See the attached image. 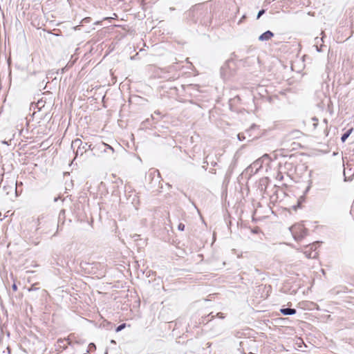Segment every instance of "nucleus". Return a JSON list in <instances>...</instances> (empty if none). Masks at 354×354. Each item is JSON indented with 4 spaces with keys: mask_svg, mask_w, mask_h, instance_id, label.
Listing matches in <instances>:
<instances>
[{
    "mask_svg": "<svg viewBox=\"0 0 354 354\" xmlns=\"http://www.w3.org/2000/svg\"><path fill=\"white\" fill-rule=\"evenodd\" d=\"M68 2H70V0H68Z\"/></svg>",
    "mask_w": 354,
    "mask_h": 354,
    "instance_id": "nucleus-28",
    "label": "nucleus"
},
{
    "mask_svg": "<svg viewBox=\"0 0 354 354\" xmlns=\"http://www.w3.org/2000/svg\"><path fill=\"white\" fill-rule=\"evenodd\" d=\"M212 313H210V314H209V315H208V316H209H209H211V319H209L207 322H209V321L212 320V319L214 317V315H212Z\"/></svg>",
    "mask_w": 354,
    "mask_h": 354,
    "instance_id": "nucleus-20",
    "label": "nucleus"
},
{
    "mask_svg": "<svg viewBox=\"0 0 354 354\" xmlns=\"http://www.w3.org/2000/svg\"><path fill=\"white\" fill-rule=\"evenodd\" d=\"M280 312L284 315H292L297 312L296 309L290 308H281Z\"/></svg>",
    "mask_w": 354,
    "mask_h": 354,
    "instance_id": "nucleus-9",
    "label": "nucleus"
},
{
    "mask_svg": "<svg viewBox=\"0 0 354 354\" xmlns=\"http://www.w3.org/2000/svg\"><path fill=\"white\" fill-rule=\"evenodd\" d=\"M40 224H41L40 223L38 224V227H37L36 228V230H36V232H37V231L41 228V227L39 226V225H40Z\"/></svg>",
    "mask_w": 354,
    "mask_h": 354,
    "instance_id": "nucleus-21",
    "label": "nucleus"
},
{
    "mask_svg": "<svg viewBox=\"0 0 354 354\" xmlns=\"http://www.w3.org/2000/svg\"><path fill=\"white\" fill-rule=\"evenodd\" d=\"M290 230L296 241L301 240L307 234V230L301 224L292 225Z\"/></svg>",
    "mask_w": 354,
    "mask_h": 354,
    "instance_id": "nucleus-2",
    "label": "nucleus"
},
{
    "mask_svg": "<svg viewBox=\"0 0 354 354\" xmlns=\"http://www.w3.org/2000/svg\"><path fill=\"white\" fill-rule=\"evenodd\" d=\"M178 229L180 231H183L185 230V225L183 223H179L178 226Z\"/></svg>",
    "mask_w": 354,
    "mask_h": 354,
    "instance_id": "nucleus-16",
    "label": "nucleus"
},
{
    "mask_svg": "<svg viewBox=\"0 0 354 354\" xmlns=\"http://www.w3.org/2000/svg\"><path fill=\"white\" fill-rule=\"evenodd\" d=\"M259 129V127L256 124H252L248 129L245 131V136L249 139L250 141L253 140L259 137V134H250L251 131H254Z\"/></svg>",
    "mask_w": 354,
    "mask_h": 354,
    "instance_id": "nucleus-5",
    "label": "nucleus"
},
{
    "mask_svg": "<svg viewBox=\"0 0 354 354\" xmlns=\"http://www.w3.org/2000/svg\"><path fill=\"white\" fill-rule=\"evenodd\" d=\"M7 350H8V353H10V350L9 347L7 348Z\"/></svg>",
    "mask_w": 354,
    "mask_h": 354,
    "instance_id": "nucleus-25",
    "label": "nucleus"
},
{
    "mask_svg": "<svg viewBox=\"0 0 354 354\" xmlns=\"http://www.w3.org/2000/svg\"><path fill=\"white\" fill-rule=\"evenodd\" d=\"M316 48H317V50L318 52H321V51H322L321 48H319L317 46H316Z\"/></svg>",
    "mask_w": 354,
    "mask_h": 354,
    "instance_id": "nucleus-22",
    "label": "nucleus"
},
{
    "mask_svg": "<svg viewBox=\"0 0 354 354\" xmlns=\"http://www.w3.org/2000/svg\"><path fill=\"white\" fill-rule=\"evenodd\" d=\"M39 239L38 238L36 239V240H33L32 241V243L35 244V245H37L39 243Z\"/></svg>",
    "mask_w": 354,
    "mask_h": 354,
    "instance_id": "nucleus-19",
    "label": "nucleus"
},
{
    "mask_svg": "<svg viewBox=\"0 0 354 354\" xmlns=\"http://www.w3.org/2000/svg\"><path fill=\"white\" fill-rule=\"evenodd\" d=\"M96 349V346L95 345V344L93 343H90L88 346V348L86 350L85 353H82V354H88V353H90L91 351H93V350H95Z\"/></svg>",
    "mask_w": 354,
    "mask_h": 354,
    "instance_id": "nucleus-11",
    "label": "nucleus"
},
{
    "mask_svg": "<svg viewBox=\"0 0 354 354\" xmlns=\"http://www.w3.org/2000/svg\"><path fill=\"white\" fill-rule=\"evenodd\" d=\"M265 12H266V10H263V9L259 10V12H258L257 18L259 19L261 17V16L263 15L265 13Z\"/></svg>",
    "mask_w": 354,
    "mask_h": 354,
    "instance_id": "nucleus-15",
    "label": "nucleus"
},
{
    "mask_svg": "<svg viewBox=\"0 0 354 354\" xmlns=\"http://www.w3.org/2000/svg\"><path fill=\"white\" fill-rule=\"evenodd\" d=\"M156 171H153V173H152V172H151V173H150V174H149V175L151 176V175H152V174H155V173H156Z\"/></svg>",
    "mask_w": 354,
    "mask_h": 354,
    "instance_id": "nucleus-23",
    "label": "nucleus"
},
{
    "mask_svg": "<svg viewBox=\"0 0 354 354\" xmlns=\"http://www.w3.org/2000/svg\"><path fill=\"white\" fill-rule=\"evenodd\" d=\"M317 242L310 244L306 248L304 254L308 258L314 259L317 257V252H316Z\"/></svg>",
    "mask_w": 354,
    "mask_h": 354,
    "instance_id": "nucleus-3",
    "label": "nucleus"
},
{
    "mask_svg": "<svg viewBox=\"0 0 354 354\" xmlns=\"http://www.w3.org/2000/svg\"><path fill=\"white\" fill-rule=\"evenodd\" d=\"M12 289L14 291H17V286L15 283H13L12 286Z\"/></svg>",
    "mask_w": 354,
    "mask_h": 354,
    "instance_id": "nucleus-18",
    "label": "nucleus"
},
{
    "mask_svg": "<svg viewBox=\"0 0 354 354\" xmlns=\"http://www.w3.org/2000/svg\"><path fill=\"white\" fill-rule=\"evenodd\" d=\"M154 113H156V114H158V115H159V114H160V112H159L158 111H155V112H154Z\"/></svg>",
    "mask_w": 354,
    "mask_h": 354,
    "instance_id": "nucleus-24",
    "label": "nucleus"
},
{
    "mask_svg": "<svg viewBox=\"0 0 354 354\" xmlns=\"http://www.w3.org/2000/svg\"><path fill=\"white\" fill-rule=\"evenodd\" d=\"M265 158H268V155L265 154L262 158H259L257 160H255L252 164L250 165V168L252 170L254 169L255 172H257L259 169H261L262 167L263 159Z\"/></svg>",
    "mask_w": 354,
    "mask_h": 354,
    "instance_id": "nucleus-6",
    "label": "nucleus"
},
{
    "mask_svg": "<svg viewBox=\"0 0 354 354\" xmlns=\"http://www.w3.org/2000/svg\"><path fill=\"white\" fill-rule=\"evenodd\" d=\"M125 326H126L125 324H122L119 325L116 328V331L117 332L121 331L122 329H124L125 328Z\"/></svg>",
    "mask_w": 354,
    "mask_h": 354,
    "instance_id": "nucleus-14",
    "label": "nucleus"
},
{
    "mask_svg": "<svg viewBox=\"0 0 354 354\" xmlns=\"http://www.w3.org/2000/svg\"><path fill=\"white\" fill-rule=\"evenodd\" d=\"M101 146L102 147H100V149L104 153H107L109 154H113L114 153V149L111 146L104 142L102 143Z\"/></svg>",
    "mask_w": 354,
    "mask_h": 354,
    "instance_id": "nucleus-8",
    "label": "nucleus"
},
{
    "mask_svg": "<svg viewBox=\"0 0 354 354\" xmlns=\"http://www.w3.org/2000/svg\"><path fill=\"white\" fill-rule=\"evenodd\" d=\"M80 342L76 341L75 342H72L69 340V339H59L57 341L56 347L57 349L65 350L67 348V344L74 346L75 344H79Z\"/></svg>",
    "mask_w": 354,
    "mask_h": 354,
    "instance_id": "nucleus-4",
    "label": "nucleus"
},
{
    "mask_svg": "<svg viewBox=\"0 0 354 354\" xmlns=\"http://www.w3.org/2000/svg\"><path fill=\"white\" fill-rule=\"evenodd\" d=\"M353 131V128H351L350 129L347 130L341 137V140L342 142H344L346 139L349 137L351 133Z\"/></svg>",
    "mask_w": 354,
    "mask_h": 354,
    "instance_id": "nucleus-10",
    "label": "nucleus"
},
{
    "mask_svg": "<svg viewBox=\"0 0 354 354\" xmlns=\"http://www.w3.org/2000/svg\"><path fill=\"white\" fill-rule=\"evenodd\" d=\"M216 317H218V318L220 319H223L225 318V316H224V314L223 313H218L216 314Z\"/></svg>",
    "mask_w": 354,
    "mask_h": 354,
    "instance_id": "nucleus-17",
    "label": "nucleus"
},
{
    "mask_svg": "<svg viewBox=\"0 0 354 354\" xmlns=\"http://www.w3.org/2000/svg\"><path fill=\"white\" fill-rule=\"evenodd\" d=\"M274 36V33L270 30H267L259 37V40L264 41L270 40Z\"/></svg>",
    "mask_w": 354,
    "mask_h": 354,
    "instance_id": "nucleus-7",
    "label": "nucleus"
},
{
    "mask_svg": "<svg viewBox=\"0 0 354 354\" xmlns=\"http://www.w3.org/2000/svg\"><path fill=\"white\" fill-rule=\"evenodd\" d=\"M250 134H254V133H253V131H251V132H250Z\"/></svg>",
    "mask_w": 354,
    "mask_h": 354,
    "instance_id": "nucleus-27",
    "label": "nucleus"
},
{
    "mask_svg": "<svg viewBox=\"0 0 354 354\" xmlns=\"http://www.w3.org/2000/svg\"><path fill=\"white\" fill-rule=\"evenodd\" d=\"M159 178H160L159 173H158L157 178L159 179Z\"/></svg>",
    "mask_w": 354,
    "mask_h": 354,
    "instance_id": "nucleus-26",
    "label": "nucleus"
},
{
    "mask_svg": "<svg viewBox=\"0 0 354 354\" xmlns=\"http://www.w3.org/2000/svg\"><path fill=\"white\" fill-rule=\"evenodd\" d=\"M92 145H88L85 142L83 144L82 141L80 138H76L71 143V148L75 153V157L77 156H82L87 150H93L91 147Z\"/></svg>",
    "mask_w": 354,
    "mask_h": 354,
    "instance_id": "nucleus-1",
    "label": "nucleus"
},
{
    "mask_svg": "<svg viewBox=\"0 0 354 354\" xmlns=\"http://www.w3.org/2000/svg\"><path fill=\"white\" fill-rule=\"evenodd\" d=\"M311 120L313 122V129H315L318 124V119L315 117H313L311 118Z\"/></svg>",
    "mask_w": 354,
    "mask_h": 354,
    "instance_id": "nucleus-13",
    "label": "nucleus"
},
{
    "mask_svg": "<svg viewBox=\"0 0 354 354\" xmlns=\"http://www.w3.org/2000/svg\"><path fill=\"white\" fill-rule=\"evenodd\" d=\"M237 137H238V139L240 140V141H243L244 140H245L247 138V136H245V132L243 133H239L238 135H237Z\"/></svg>",
    "mask_w": 354,
    "mask_h": 354,
    "instance_id": "nucleus-12",
    "label": "nucleus"
}]
</instances>
